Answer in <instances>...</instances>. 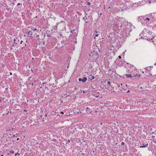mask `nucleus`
<instances>
[{"label":"nucleus","mask_w":156,"mask_h":156,"mask_svg":"<svg viewBox=\"0 0 156 156\" xmlns=\"http://www.w3.org/2000/svg\"><path fill=\"white\" fill-rule=\"evenodd\" d=\"M150 20V19L149 18H147L145 20Z\"/></svg>","instance_id":"nucleus-16"},{"label":"nucleus","mask_w":156,"mask_h":156,"mask_svg":"<svg viewBox=\"0 0 156 156\" xmlns=\"http://www.w3.org/2000/svg\"><path fill=\"white\" fill-rule=\"evenodd\" d=\"M149 2L150 3H151V1L150 0H149Z\"/></svg>","instance_id":"nucleus-35"},{"label":"nucleus","mask_w":156,"mask_h":156,"mask_svg":"<svg viewBox=\"0 0 156 156\" xmlns=\"http://www.w3.org/2000/svg\"><path fill=\"white\" fill-rule=\"evenodd\" d=\"M15 4V3L14 2H11L9 3V5H12V6H13Z\"/></svg>","instance_id":"nucleus-8"},{"label":"nucleus","mask_w":156,"mask_h":156,"mask_svg":"<svg viewBox=\"0 0 156 156\" xmlns=\"http://www.w3.org/2000/svg\"><path fill=\"white\" fill-rule=\"evenodd\" d=\"M47 36L48 37H51V34H48L47 35Z\"/></svg>","instance_id":"nucleus-12"},{"label":"nucleus","mask_w":156,"mask_h":156,"mask_svg":"<svg viewBox=\"0 0 156 156\" xmlns=\"http://www.w3.org/2000/svg\"><path fill=\"white\" fill-rule=\"evenodd\" d=\"M94 34H95V36L94 37V39H95V37H98L99 35V34H98V32L96 30L95 31V33H94Z\"/></svg>","instance_id":"nucleus-2"},{"label":"nucleus","mask_w":156,"mask_h":156,"mask_svg":"<svg viewBox=\"0 0 156 156\" xmlns=\"http://www.w3.org/2000/svg\"><path fill=\"white\" fill-rule=\"evenodd\" d=\"M31 71H33V70H32V69H31Z\"/></svg>","instance_id":"nucleus-52"},{"label":"nucleus","mask_w":156,"mask_h":156,"mask_svg":"<svg viewBox=\"0 0 156 156\" xmlns=\"http://www.w3.org/2000/svg\"><path fill=\"white\" fill-rule=\"evenodd\" d=\"M83 93H84L85 92V91H83Z\"/></svg>","instance_id":"nucleus-45"},{"label":"nucleus","mask_w":156,"mask_h":156,"mask_svg":"<svg viewBox=\"0 0 156 156\" xmlns=\"http://www.w3.org/2000/svg\"><path fill=\"white\" fill-rule=\"evenodd\" d=\"M148 144H143V145L142 146H140V148L146 147H147V146H148Z\"/></svg>","instance_id":"nucleus-3"},{"label":"nucleus","mask_w":156,"mask_h":156,"mask_svg":"<svg viewBox=\"0 0 156 156\" xmlns=\"http://www.w3.org/2000/svg\"><path fill=\"white\" fill-rule=\"evenodd\" d=\"M34 37H38L39 36V35H37L36 34H34Z\"/></svg>","instance_id":"nucleus-13"},{"label":"nucleus","mask_w":156,"mask_h":156,"mask_svg":"<svg viewBox=\"0 0 156 156\" xmlns=\"http://www.w3.org/2000/svg\"><path fill=\"white\" fill-rule=\"evenodd\" d=\"M130 65L131 66V65ZM131 66H133L132 65H131Z\"/></svg>","instance_id":"nucleus-53"},{"label":"nucleus","mask_w":156,"mask_h":156,"mask_svg":"<svg viewBox=\"0 0 156 156\" xmlns=\"http://www.w3.org/2000/svg\"><path fill=\"white\" fill-rule=\"evenodd\" d=\"M119 58H121V57L120 56H119Z\"/></svg>","instance_id":"nucleus-29"},{"label":"nucleus","mask_w":156,"mask_h":156,"mask_svg":"<svg viewBox=\"0 0 156 156\" xmlns=\"http://www.w3.org/2000/svg\"><path fill=\"white\" fill-rule=\"evenodd\" d=\"M23 112H27V111L26 110H24L23 111Z\"/></svg>","instance_id":"nucleus-22"},{"label":"nucleus","mask_w":156,"mask_h":156,"mask_svg":"<svg viewBox=\"0 0 156 156\" xmlns=\"http://www.w3.org/2000/svg\"><path fill=\"white\" fill-rule=\"evenodd\" d=\"M32 34H30V35H32Z\"/></svg>","instance_id":"nucleus-50"},{"label":"nucleus","mask_w":156,"mask_h":156,"mask_svg":"<svg viewBox=\"0 0 156 156\" xmlns=\"http://www.w3.org/2000/svg\"><path fill=\"white\" fill-rule=\"evenodd\" d=\"M23 41H21L20 42V44H22V43H23Z\"/></svg>","instance_id":"nucleus-30"},{"label":"nucleus","mask_w":156,"mask_h":156,"mask_svg":"<svg viewBox=\"0 0 156 156\" xmlns=\"http://www.w3.org/2000/svg\"><path fill=\"white\" fill-rule=\"evenodd\" d=\"M87 80V78L86 77H84L83 79H82V81L83 82H85Z\"/></svg>","instance_id":"nucleus-5"},{"label":"nucleus","mask_w":156,"mask_h":156,"mask_svg":"<svg viewBox=\"0 0 156 156\" xmlns=\"http://www.w3.org/2000/svg\"><path fill=\"white\" fill-rule=\"evenodd\" d=\"M153 38V37L152 38H149L148 37L147 38V37L146 38H145V39H147V40H151V39Z\"/></svg>","instance_id":"nucleus-10"},{"label":"nucleus","mask_w":156,"mask_h":156,"mask_svg":"<svg viewBox=\"0 0 156 156\" xmlns=\"http://www.w3.org/2000/svg\"><path fill=\"white\" fill-rule=\"evenodd\" d=\"M85 16H86V15H87V13H85Z\"/></svg>","instance_id":"nucleus-39"},{"label":"nucleus","mask_w":156,"mask_h":156,"mask_svg":"<svg viewBox=\"0 0 156 156\" xmlns=\"http://www.w3.org/2000/svg\"><path fill=\"white\" fill-rule=\"evenodd\" d=\"M13 8H12V9H11L10 10V11L11 12H12V9Z\"/></svg>","instance_id":"nucleus-31"},{"label":"nucleus","mask_w":156,"mask_h":156,"mask_svg":"<svg viewBox=\"0 0 156 156\" xmlns=\"http://www.w3.org/2000/svg\"><path fill=\"white\" fill-rule=\"evenodd\" d=\"M127 64H129V63H127Z\"/></svg>","instance_id":"nucleus-44"},{"label":"nucleus","mask_w":156,"mask_h":156,"mask_svg":"<svg viewBox=\"0 0 156 156\" xmlns=\"http://www.w3.org/2000/svg\"><path fill=\"white\" fill-rule=\"evenodd\" d=\"M127 77H133V76L130 74H126L124 75Z\"/></svg>","instance_id":"nucleus-4"},{"label":"nucleus","mask_w":156,"mask_h":156,"mask_svg":"<svg viewBox=\"0 0 156 156\" xmlns=\"http://www.w3.org/2000/svg\"><path fill=\"white\" fill-rule=\"evenodd\" d=\"M151 67H149V69H151Z\"/></svg>","instance_id":"nucleus-46"},{"label":"nucleus","mask_w":156,"mask_h":156,"mask_svg":"<svg viewBox=\"0 0 156 156\" xmlns=\"http://www.w3.org/2000/svg\"><path fill=\"white\" fill-rule=\"evenodd\" d=\"M47 115H48V114H46L44 115V117H46V116H47Z\"/></svg>","instance_id":"nucleus-24"},{"label":"nucleus","mask_w":156,"mask_h":156,"mask_svg":"<svg viewBox=\"0 0 156 156\" xmlns=\"http://www.w3.org/2000/svg\"><path fill=\"white\" fill-rule=\"evenodd\" d=\"M19 140V138H17V139H16V140Z\"/></svg>","instance_id":"nucleus-37"},{"label":"nucleus","mask_w":156,"mask_h":156,"mask_svg":"<svg viewBox=\"0 0 156 156\" xmlns=\"http://www.w3.org/2000/svg\"><path fill=\"white\" fill-rule=\"evenodd\" d=\"M75 31V30H71V31L70 32H71V33H73V31Z\"/></svg>","instance_id":"nucleus-21"},{"label":"nucleus","mask_w":156,"mask_h":156,"mask_svg":"<svg viewBox=\"0 0 156 156\" xmlns=\"http://www.w3.org/2000/svg\"><path fill=\"white\" fill-rule=\"evenodd\" d=\"M100 124H101V125H102V123H101Z\"/></svg>","instance_id":"nucleus-47"},{"label":"nucleus","mask_w":156,"mask_h":156,"mask_svg":"<svg viewBox=\"0 0 156 156\" xmlns=\"http://www.w3.org/2000/svg\"><path fill=\"white\" fill-rule=\"evenodd\" d=\"M0 156H4V155H1Z\"/></svg>","instance_id":"nucleus-48"},{"label":"nucleus","mask_w":156,"mask_h":156,"mask_svg":"<svg viewBox=\"0 0 156 156\" xmlns=\"http://www.w3.org/2000/svg\"><path fill=\"white\" fill-rule=\"evenodd\" d=\"M140 74H136L135 75H133V77L136 78L137 77H140Z\"/></svg>","instance_id":"nucleus-6"},{"label":"nucleus","mask_w":156,"mask_h":156,"mask_svg":"<svg viewBox=\"0 0 156 156\" xmlns=\"http://www.w3.org/2000/svg\"><path fill=\"white\" fill-rule=\"evenodd\" d=\"M10 6H12V5H9Z\"/></svg>","instance_id":"nucleus-51"},{"label":"nucleus","mask_w":156,"mask_h":156,"mask_svg":"<svg viewBox=\"0 0 156 156\" xmlns=\"http://www.w3.org/2000/svg\"><path fill=\"white\" fill-rule=\"evenodd\" d=\"M20 155V154L18 153H16L15 154V156H16L17 155Z\"/></svg>","instance_id":"nucleus-18"},{"label":"nucleus","mask_w":156,"mask_h":156,"mask_svg":"<svg viewBox=\"0 0 156 156\" xmlns=\"http://www.w3.org/2000/svg\"><path fill=\"white\" fill-rule=\"evenodd\" d=\"M107 84H108V85H109L110 86H111V83L110 81L108 82Z\"/></svg>","instance_id":"nucleus-9"},{"label":"nucleus","mask_w":156,"mask_h":156,"mask_svg":"<svg viewBox=\"0 0 156 156\" xmlns=\"http://www.w3.org/2000/svg\"><path fill=\"white\" fill-rule=\"evenodd\" d=\"M98 95H96V96H95V97H98Z\"/></svg>","instance_id":"nucleus-41"},{"label":"nucleus","mask_w":156,"mask_h":156,"mask_svg":"<svg viewBox=\"0 0 156 156\" xmlns=\"http://www.w3.org/2000/svg\"><path fill=\"white\" fill-rule=\"evenodd\" d=\"M155 112H156V111H155Z\"/></svg>","instance_id":"nucleus-54"},{"label":"nucleus","mask_w":156,"mask_h":156,"mask_svg":"<svg viewBox=\"0 0 156 156\" xmlns=\"http://www.w3.org/2000/svg\"><path fill=\"white\" fill-rule=\"evenodd\" d=\"M89 109V107H87L86 108V110H87V109Z\"/></svg>","instance_id":"nucleus-33"},{"label":"nucleus","mask_w":156,"mask_h":156,"mask_svg":"<svg viewBox=\"0 0 156 156\" xmlns=\"http://www.w3.org/2000/svg\"><path fill=\"white\" fill-rule=\"evenodd\" d=\"M32 32L31 31H30L28 32V33L29 34L30 33H32Z\"/></svg>","instance_id":"nucleus-25"},{"label":"nucleus","mask_w":156,"mask_h":156,"mask_svg":"<svg viewBox=\"0 0 156 156\" xmlns=\"http://www.w3.org/2000/svg\"><path fill=\"white\" fill-rule=\"evenodd\" d=\"M142 17L141 16V17H140V16L139 17V18L138 19V20L139 21H140L141 20V18H142Z\"/></svg>","instance_id":"nucleus-11"},{"label":"nucleus","mask_w":156,"mask_h":156,"mask_svg":"<svg viewBox=\"0 0 156 156\" xmlns=\"http://www.w3.org/2000/svg\"><path fill=\"white\" fill-rule=\"evenodd\" d=\"M87 4L89 5H90L91 4V3L90 2H88L87 3Z\"/></svg>","instance_id":"nucleus-15"},{"label":"nucleus","mask_w":156,"mask_h":156,"mask_svg":"<svg viewBox=\"0 0 156 156\" xmlns=\"http://www.w3.org/2000/svg\"><path fill=\"white\" fill-rule=\"evenodd\" d=\"M85 18L84 17H83V20H84V21H85L86 20H85Z\"/></svg>","instance_id":"nucleus-36"},{"label":"nucleus","mask_w":156,"mask_h":156,"mask_svg":"<svg viewBox=\"0 0 156 156\" xmlns=\"http://www.w3.org/2000/svg\"><path fill=\"white\" fill-rule=\"evenodd\" d=\"M91 76L90 77H89V79H90L91 80L94 79L95 78L94 76H92V75H91Z\"/></svg>","instance_id":"nucleus-7"},{"label":"nucleus","mask_w":156,"mask_h":156,"mask_svg":"<svg viewBox=\"0 0 156 156\" xmlns=\"http://www.w3.org/2000/svg\"><path fill=\"white\" fill-rule=\"evenodd\" d=\"M57 116L58 117V116H60V115L59 114H58L57 115Z\"/></svg>","instance_id":"nucleus-27"},{"label":"nucleus","mask_w":156,"mask_h":156,"mask_svg":"<svg viewBox=\"0 0 156 156\" xmlns=\"http://www.w3.org/2000/svg\"><path fill=\"white\" fill-rule=\"evenodd\" d=\"M14 42H15V41H16V39H15V38L14 39Z\"/></svg>","instance_id":"nucleus-38"},{"label":"nucleus","mask_w":156,"mask_h":156,"mask_svg":"<svg viewBox=\"0 0 156 156\" xmlns=\"http://www.w3.org/2000/svg\"><path fill=\"white\" fill-rule=\"evenodd\" d=\"M125 20L124 18H119V21H121V25H120V27H121L123 25H124V21Z\"/></svg>","instance_id":"nucleus-1"},{"label":"nucleus","mask_w":156,"mask_h":156,"mask_svg":"<svg viewBox=\"0 0 156 156\" xmlns=\"http://www.w3.org/2000/svg\"><path fill=\"white\" fill-rule=\"evenodd\" d=\"M10 153L12 154H13L14 153V151H11Z\"/></svg>","instance_id":"nucleus-14"},{"label":"nucleus","mask_w":156,"mask_h":156,"mask_svg":"<svg viewBox=\"0 0 156 156\" xmlns=\"http://www.w3.org/2000/svg\"><path fill=\"white\" fill-rule=\"evenodd\" d=\"M61 114H63V112H61L60 113Z\"/></svg>","instance_id":"nucleus-40"},{"label":"nucleus","mask_w":156,"mask_h":156,"mask_svg":"<svg viewBox=\"0 0 156 156\" xmlns=\"http://www.w3.org/2000/svg\"><path fill=\"white\" fill-rule=\"evenodd\" d=\"M78 80L79 81H82V79L81 78H79Z\"/></svg>","instance_id":"nucleus-17"},{"label":"nucleus","mask_w":156,"mask_h":156,"mask_svg":"<svg viewBox=\"0 0 156 156\" xmlns=\"http://www.w3.org/2000/svg\"><path fill=\"white\" fill-rule=\"evenodd\" d=\"M36 30V29L35 28L34 29V31L35 30Z\"/></svg>","instance_id":"nucleus-42"},{"label":"nucleus","mask_w":156,"mask_h":156,"mask_svg":"<svg viewBox=\"0 0 156 156\" xmlns=\"http://www.w3.org/2000/svg\"><path fill=\"white\" fill-rule=\"evenodd\" d=\"M6 7L7 10H9V7L8 6H7Z\"/></svg>","instance_id":"nucleus-19"},{"label":"nucleus","mask_w":156,"mask_h":156,"mask_svg":"<svg viewBox=\"0 0 156 156\" xmlns=\"http://www.w3.org/2000/svg\"><path fill=\"white\" fill-rule=\"evenodd\" d=\"M88 23V22H87H87H85V23Z\"/></svg>","instance_id":"nucleus-43"},{"label":"nucleus","mask_w":156,"mask_h":156,"mask_svg":"<svg viewBox=\"0 0 156 156\" xmlns=\"http://www.w3.org/2000/svg\"><path fill=\"white\" fill-rule=\"evenodd\" d=\"M124 144H125L123 142H122V143H121V144L122 145H123Z\"/></svg>","instance_id":"nucleus-20"},{"label":"nucleus","mask_w":156,"mask_h":156,"mask_svg":"<svg viewBox=\"0 0 156 156\" xmlns=\"http://www.w3.org/2000/svg\"><path fill=\"white\" fill-rule=\"evenodd\" d=\"M20 5V3H18L17 5Z\"/></svg>","instance_id":"nucleus-26"},{"label":"nucleus","mask_w":156,"mask_h":156,"mask_svg":"<svg viewBox=\"0 0 156 156\" xmlns=\"http://www.w3.org/2000/svg\"><path fill=\"white\" fill-rule=\"evenodd\" d=\"M52 114H53V115L54 114V113H56V112H54V111H53L52 112Z\"/></svg>","instance_id":"nucleus-23"},{"label":"nucleus","mask_w":156,"mask_h":156,"mask_svg":"<svg viewBox=\"0 0 156 156\" xmlns=\"http://www.w3.org/2000/svg\"><path fill=\"white\" fill-rule=\"evenodd\" d=\"M10 49H11V50L12 49V48H10Z\"/></svg>","instance_id":"nucleus-49"},{"label":"nucleus","mask_w":156,"mask_h":156,"mask_svg":"<svg viewBox=\"0 0 156 156\" xmlns=\"http://www.w3.org/2000/svg\"><path fill=\"white\" fill-rule=\"evenodd\" d=\"M129 91H130L129 90H128L127 91V93H129Z\"/></svg>","instance_id":"nucleus-28"},{"label":"nucleus","mask_w":156,"mask_h":156,"mask_svg":"<svg viewBox=\"0 0 156 156\" xmlns=\"http://www.w3.org/2000/svg\"><path fill=\"white\" fill-rule=\"evenodd\" d=\"M44 84H45V83H43L42 84L44 85Z\"/></svg>","instance_id":"nucleus-34"},{"label":"nucleus","mask_w":156,"mask_h":156,"mask_svg":"<svg viewBox=\"0 0 156 156\" xmlns=\"http://www.w3.org/2000/svg\"><path fill=\"white\" fill-rule=\"evenodd\" d=\"M10 75H12V73H11V72H10Z\"/></svg>","instance_id":"nucleus-32"}]
</instances>
